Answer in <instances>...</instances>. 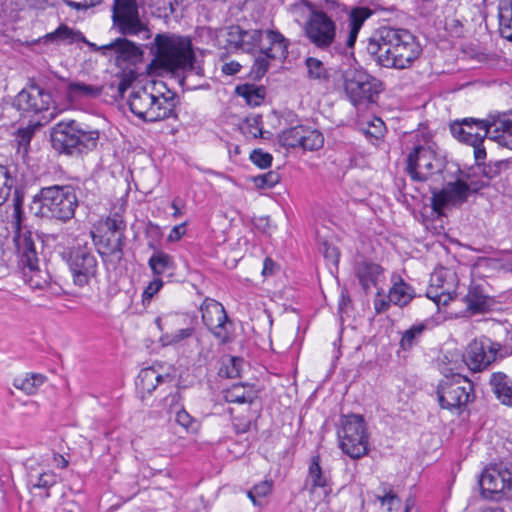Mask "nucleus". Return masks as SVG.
I'll return each mask as SVG.
<instances>
[{
	"instance_id": "f257e3e1",
	"label": "nucleus",
	"mask_w": 512,
	"mask_h": 512,
	"mask_svg": "<svg viewBox=\"0 0 512 512\" xmlns=\"http://www.w3.org/2000/svg\"><path fill=\"white\" fill-rule=\"evenodd\" d=\"M367 53L385 68H409L421 55L422 47L416 36L407 29L383 26L368 39Z\"/></svg>"
},
{
	"instance_id": "f03ea898",
	"label": "nucleus",
	"mask_w": 512,
	"mask_h": 512,
	"mask_svg": "<svg viewBox=\"0 0 512 512\" xmlns=\"http://www.w3.org/2000/svg\"><path fill=\"white\" fill-rule=\"evenodd\" d=\"M301 6L309 11L302 27L306 39L321 51L337 54L336 47L344 46L337 40V22L345 19L346 5L337 0H323L318 3L300 0L292 5L294 9Z\"/></svg>"
},
{
	"instance_id": "7ed1b4c3",
	"label": "nucleus",
	"mask_w": 512,
	"mask_h": 512,
	"mask_svg": "<svg viewBox=\"0 0 512 512\" xmlns=\"http://www.w3.org/2000/svg\"><path fill=\"white\" fill-rule=\"evenodd\" d=\"M154 46L156 58L167 71L204 75L203 67L196 64V54L191 37L159 33L154 38Z\"/></svg>"
},
{
	"instance_id": "20e7f679",
	"label": "nucleus",
	"mask_w": 512,
	"mask_h": 512,
	"mask_svg": "<svg viewBox=\"0 0 512 512\" xmlns=\"http://www.w3.org/2000/svg\"><path fill=\"white\" fill-rule=\"evenodd\" d=\"M455 168V180L448 181L441 189L430 188L432 209L438 214L446 207L463 205L480 191V164L465 169L455 165Z\"/></svg>"
},
{
	"instance_id": "39448f33",
	"label": "nucleus",
	"mask_w": 512,
	"mask_h": 512,
	"mask_svg": "<svg viewBox=\"0 0 512 512\" xmlns=\"http://www.w3.org/2000/svg\"><path fill=\"white\" fill-rule=\"evenodd\" d=\"M33 205L38 206L36 216L66 223L74 217L79 201L73 186L52 185L42 187L33 196L31 209Z\"/></svg>"
},
{
	"instance_id": "423d86ee",
	"label": "nucleus",
	"mask_w": 512,
	"mask_h": 512,
	"mask_svg": "<svg viewBox=\"0 0 512 512\" xmlns=\"http://www.w3.org/2000/svg\"><path fill=\"white\" fill-rule=\"evenodd\" d=\"M440 372L444 376L436 390L440 407L454 411L465 406L474 397L472 382L445 362L440 364Z\"/></svg>"
},
{
	"instance_id": "0eeeda50",
	"label": "nucleus",
	"mask_w": 512,
	"mask_h": 512,
	"mask_svg": "<svg viewBox=\"0 0 512 512\" xmlns=\"http://www.w3.org/2000/svg\"><path fill=\"white\" fill-rule=\"evenodd\" d=\"M19 264L22 266L26 282L33 289L44 290L51 286L52 277L48 270L40 269L35 242L30 231L14 236Z\"/></svg>"
},
{
	"instance_id": "6e6552de",
	"label": "nucleus",
	"mask_w": 512,
	"mask_h": 512,
	"mask_svg": "<svg viewBox=\"0 0 512 512\" xmlns=\"http://www.w3.org/2000/svg\"><path fill=\"white\" fill-rule=\"evenodd\" d=\"M340 425L337 435L342 452L355 460L366 456L369 452V433L363 415H342Z\"/></svg>"
},
{
	"instance_id": "1a4fd4ad",
	"label": "nucleus",
	"mask_w": 512,
	"mask_h": 512,
	"mask_svg": "<svg viewBox=\"0 0 512 512\" xmlns=\"http://www.w3.org/2000/svg\"><path fill=\"white\" fill-rule=\"evenodd\" d=\"M61 258L67 264L73 284L77 287L88 286L98 274V260L88 242H78L66 248L61 253Z\"/></svg>"
},
{
	"instance_id": "9d476101",
	"label": "nucleus",
	"mask_w": 512,
	"mask_h": 512,
	"mask_svg": "<svg viewBox=\"0 0 512 512\" xmlns=\"http://www.w3.org/2000/svg\"><path fill=\"white\" fill-rule=\"evenodd\" d=\"M344 91L355 107L375 103L384 91L383 82L364 69H348L343 73Z\"/></svg>"
},
{
	"instance_id": "9b49d317",
	"label": "nucleus",
	"mask_w": 512,
	"mask_h": 512,
	"mask_svg": "<svg viewBox=\"0 0 512 512\" xmlns=\"http://www.w3.org/2000/svg\"><path fill=\"white\" fill-rule=\"evenodd\" d=\"M200 311L203 324L218 340L219 344L226 345L233 341L234 324L220 302L207 297L201 304Z\"/></svg>"
},
{
	"instance_id": "f8f14e48",
	"label": "nucleus",
	"mask_w": 512,
	"mask_h": 512,
	"mask_svg": "<svg viewBox=\"0 0 512 512\" xmlns=\"http://www.w3.org/2000/svg\"><path fill=\"white\" fill-rule=\"evenodd\" d=\"M267 46H261L259 56L255 59L250 76L253 80L259 81L267 73L270 67V60L284 61L288 56L290 41L278 30H266Z\"/></svg>"
},
{
	"instance_id": "ddd939ff",
	"label": "nucleus",
	"mask_w": 512,
	"mask_h": 512,
	"mask_svg": "<svg viewBox=\"0 0 512 512\" xmlns=\"http://www.w3.org/2000/svg\"><path fill=\"white\" fill-rule=\"evenodd\" d=\"M447 170L442 160L437 158L434 151L422 145H417L407 156L406 171L412 180L425 182L434 173L443 174Z\"/></svg>"
},
{
	"instance_id": "4468645a",
	"label": "nucleus",
	"mask_w": 512,
	"mask_h": 512,
	"mask_svg": "<svg viewBox=\"0 0 512 512\" xmlns=\"http://www.w3.org/2000/svg\"><path fill=\"white\" fill-rule=\"evenodd\" d=\"M512 488V467L504 462L489 465L482 471V499L499 501Z\"/></svg>"
},
{
	"instance_id": "2eb2a0df",
	"label": "nucleus",
	"mask_w": 512,
	"mask_h": 512,
	"mask_svg": "<svg viewBox=\"0 0 512 512\" xmlns=\"http://www.w3.org/2000/svg\"><path fill=\"white\" fill-rule=\"evenodd\" d=\"M278 142L287 149L302 148L303 150L316 151L323 147V134L310 126L297 124L278 134Z\"/></svg>"
},
{
	"instance_id": "dca6fc26",
	"label": "nucleus",
	"mask_w": 512,
	"mask_h": 512,
	"mask_svg": "<svg viewBox=\"0 0 512 512\" xmlns=\"http://www.w3.org/2000/svg\"><path fill=\"white\" fill-rule=\"evenodd\" d=\"M53 103L52 93L42 88L34 80H29L13 100V107L24 113L38 114L49 110Z\"/></svg>"
},
{
	"instance_id": "f3484780",
	"label": "nucleus",
	"mask_w": 512,
	"mask_h": 512,
	"mask_svg": "<svg viewBox=\"0 0 512 512\" xmlns=\"http://www.w3.org/2000/svg\"><path fill=\"white\" fill-rule=\"evenodd\" d=\"M452 136L459 142L473 147L475 164H480V118L456 119L449 124Z\"/></svg>"
},
{
	"instance_id": "a211bd4d",
	"label": "nucleus",
	"mask_w": 512,
	"mask_h": 512,
	"mask_svg": "<svg viewBox=\"0 0 512 512\" xmlns=\"http://www.w3.org/2000/svg\"><path fill=\"white\" fill-rule=\"evenodd\" d=\"M78 121L62 120L50 129V142L53 150L59 155L71 157Z\"/></svg>"
},
{
	"instance_id": "6ab92c4d",
	"label": "nucleus",
	"mask_w": 512,
	"mask_h": 512,
	"mask_svg": "<svg viewBox=\"0 0 512 512\" xmlns=\"http://www.w3.org/2000/svg\"><path fill=\"white\" fill-rule=\"evenodd\" d=\"M371 15V10L365 7H355L349 10L346 6L345 18L349 21V31L345 40L344 46H337V55H353V49L359 34L366 19Z\"/></svg>"
},
{
	"instance_id": "aec40b11",
	"label": "nucleus",
	"mask_w": 512,
	"mask_h": 512,
	"mask_svg": "<svg viewBox=\"0 0 512 512\" xmlns=\"http://www.w3.org/2000/svg\"><path fill=\"white\" fill-rule=\"evenodd\" d=\"M484 137L512 150V119L506 116H490L482 120Z\"/></svg>"
},
{
	"instance_id": "412c9836",
	"label": "nucleus",
	"mask_w": 512,
	"mask_h": 512,
	"mask_svg": "<svg viewBox=\"0 0 512 512\" xmlns=\"http://www.w3.org/2000/svg\"><path fill=\"white\" fill-rule=\"evenodd\" d=\"M333 485L332 475L329 469L321 465L319 454L311 456L308 463V471L303 489L313 494L317 489H323L325 493L331 491Z\"/></svg>"
},
{
	"instance_id": "4be33fe9",
	"label": "nucleus",
	"mask_w": 512,
	"mask_h": 512,
	"mask_svg": "<svg viewBox=\"0 0 512 512\" xmlns=\"http://www.w3.org/2000/svg\"><path fill=\"white\" fill-rule=\"evenodd\" d=\"M91 236L95 245H101L98 249V253L104 262H109L115 266L122 262L124 259V247L126 245L125 235H118L115 240L111 238L103 239V237H98L91 231Z\"/></svg>"
},
{
	"instance_id": "5701e85b",
	"label": "nucleus",
	"mask_w": 512,
	"mask_h": 512,
	"mask_svg": "<svg viewBox=\"0 0 512 512\" xmlns=\"http://www.w3.org/2000/svg\"><path fill=\"white\" fill-rule=\"evenodd\" d=\"M100 139V132L89 125L78 121L74 146L71 150L72 158H82L96 149Z\"/></svg>"
},
{
	"instance_id": "b1692460",
	"label": "nucleus",
	"mask_w": 512,
	"mask_h": 512,
	"mask_svg": "<svg viewBox=\"0 0 512 512\" xmlns=\"http://www.w3.org/2000/svg\"><path fill=\"white\" fill-rule=\"evenodd\" d=\"M103 48L113 52L117 61L136 64L142 61L143 58L142 48L126 37L116 38L112 42L103 45Z\"/></svg>"
},
{
	"instance_id": "393cba45",
	"label": "nucleus",
	"mask_w": 512,
	"mask_h": 512,
	"mask_svg": "<svg viewBox=\"0 0 512 512\" xmlns=\"http://www.w3.org/2000/svg\"><path fill=\"white\" fill-rule=\"evenodd\" d=\"M171 379L170 374H162L156 365H152L140 370L135 384L137 390L142 393L143 398L145 394L151 395L159 384Z\"/></svg>"
},
{
	"instance_id": "a878e982",
	"label": "nucleus",
	"mask_w": 512,
	"mask_h": 512,
	"mask_svg": "<svg viewBox=\"0 0 512 512\" xmlns=\"http://www.w3.org/2000/svg\"><path fill=\"white\" fill-rule=\"evenodd\" d=\"M113 27L124 36H135L141 32H148L147 26L141 21L139 10L127 14L112 15Z\"/></svg>"
},
{
	"instance_id": "bb28decb",
	"label": "nucleus",
	"mask_w": 512,
	"mask_h": 512,
	"mask_svg": "<svg viewBox=\"0 0 512 512\" xmlns=\"http://www.w3.org/2000/svg\"><path fill=\"white\" fill-rule=\"evenodd\" d=\"M392 282L388 293L390 301L400 308L407 306L416 297L414 287L395 274L392 275Z\"/></svg>"
},
{
	"instance_id": "cd10ccee",
	"label": "nucleus",
	"mask_w": 512,
	"mask_h": 512,
	"mask_svg": "<svg viewBox=\"0 0 512 512\" xmlns=\"http://www.w3.org/2000/svg\"><path fill=\"white\" fill-rule=\"evenodd\" d=\"M148 266L153 277L159 278L162 276L172 277L176 269L174 257L163 250L153 252L148 259Z\"/></svg>"
},
{
	"instance_id": "c85d7f7f",
	"label": "nucleus",
	"mask_w": 512,
	"mask_h": 512,
	"mask_svg": "<svg viewBox=\"0 0 512 512\" xmlns=\"http://www.w3.org/2000/svg\"><path fill=\"white\" fill-rule=\"evenodd\" d=\"M154 95L149 93L146 88L142 87L137 91H133L128 99L130 111L139 119L147 121L148 111L154 103Z\"/></svg>"
},
{
	"instance_id": "c756f323",
	"label": "nucleus",
	"mask_w": 512,
	"mask_h": 512,
	"mask_svg": "<svg viewBox=\"0 0 512 512\" xmlns=\"http://www.w3.org/2000/svg\"><path fill=\"white\" fill-rule=\"evenodd\" d=\"M383 268L376 263L363 261L356 268V276L365 294L370 292L372 286H376Z\"/></svg>"
},
{
	"instance_id": "7c9ffc66",
	"label": "nucleus",
	"mask_w": 512,
	"mask_h": 512,
	"mask_svg": "<svg viewBox=\"0 0 512 512\" xmlns=\"http://www.w3.org/2000/svg\"><path fill=\"white\" fill-rule=\"evenodd\" d=\"M224 398L228 403L252 404L258 398V391L254 385L236 383L225 391Z\"/></svg>"
},
{
	"instance_id": "2f4dec72",
	"label": "nucleus",
	"mask_w": 512,
	"mask_h": 512,
	"mask_svg": "<svg viewBox=\"0 0 512 512\" xmlns=\"http://www.w3.org/2000/svg\"><path fill=\"white\" fill-rule=\"evenodd\" d=\"M154 103L150 106L146 122H157L168 119L175 115L174 98L173 97H157L154 95Z\"/></svg>"
},
{
	"instance_id": "473e14b6",
	"label": "nucleus",
	"mask_w": 512,
	"mask_h": 512,
	"mask_svg": "<svg viewBox=\"0 0 512 512\" xmlns=\"http://www.w3.org/2000/svg\"><path fill=\"white\" fill-rule=\"evenodd\" d=\"M489 385L495 397L507 406V399H512V380L502 372L491 375Z\"/></svg>"
},
{
	"instance_id": "72a5a7b5",
	"label": "nucleus",
	"mask_w": 512,
	"mask_h": 512,
	"mask_svg": "<svg viewBox=\"0 0 512 512\" xmlns=\"http://www.w3.org/2000/svg\"><path fill=\"white\" fill-rule=\"evenodd\" d=\"M498 305L499 304L491 297L482 295V323L484 324L485 329H493L494 336H503L507 333V328L504 323L485 316L487 312L500 310Z\"/></svg>"
},
{
	"instance_id": "f704fd0d",
	"label": "nucleus",
	"mask_w": 512,
	"mask_h": 512,
	"mask_svg": "<svg viewBox=\"0 0 512 512\" xmlns=\"http://www.w3.org/2000/svg\"><path fill=\"white\" fill-rule=\"evenodd\" d=\"M235 94L244 98L248 106L258 107L265 100L266 89L264 86L244 83L236 86Z\"/></svg>"
},
{
	"instance_id": "c9c22d12",
	"label": "nucleus",
	"mask_w": 512,
	"mask_h": 512,
	"mask_svg": "<svg viewBox=\"0 0 512 512\" xmlns=\"http://www.w3.org/2000/svg\"><path fill=\"white\" fill-rule=\"evenodd\" d=\"M44 39L45 42H64L71 45L84 41L85 36L79 30H74L66 24H60L53 32L46 34Z\"/></svg>"
},
{
	"instance_id": "e433bc0d",
	"label": "nucleus",
	"mask_w": 512,
	"mask_h": 512,
	"mask_svg": "<svg viewBox=\"0 0 512 512\" xmlns=\"http://www.w3.org/2000/svg\"><path fill=\"white\" fill-rule=\"evenodd\" d=\"M499 32L512 41V0H500L498 4Z\"/></svg>"
},
{
	"instance_id": "4c0bfd02",
	"label": "nucleus",
	"mask_w": 512,
	"mask_h": 512,
	"mask_svg": "<svg viewBox=\"0 0 512 512\" xmlns=\"http://www.w3.org/2000/svg\"><path fill=\"white\" fill-rule=\"evenodd\" d=\"M304 63L307 68L308 79L318 81L319 83L330 81L331 74L320 59L309 56L305 59Z\"/></svg>"
},
{
	"instance_id": "58836bf2",
	"label": "nucleus",
	"mask_w": 512,
	"mask_h": 512,
	"mask_svg": "<svg viewBox=\"0 0 512 512\" xmlns=\"http://www.w3.org/2000/svg\"><path fill=\"white\" fill-rule=\"evenodd\" d=\"M428 329V322H420L412 325L409 329L405 330L400 340V347L404 351L411 350L416 346L423 333Z\"/></svg>"
},
{
	"instance_id": "ea45409f",
	"label": "nucleus",
	"mask_w": 512,
	"mask_h": 512,
	"mask_svg": "<svg viewBox=\"0 0 512 512\" xmlns=\"http://www.w3.org/2000/svg\"><path fill=\"white\" fill-rule=\"evenodd\" d=\"M264 34L266 35V31L261 29L243 30L240 49L248 53L254 52L256 48L261 51V46H266L263 43Z\"/></svg>"
},
{
	"instance_id": "a19ab883",
	"label": "nucleus",
	"mask_w": 512,
	"mask_h": 512,
	"mask_svg": "<svg viewBox=\"0 0 512 512\" xmlns=\"http://www.w3.org/2000/svg\"><path fill=\"white\" fill-rule=\"evenodd\" d=\"M501 345L498 342H492L489 338L482 341V369L490 366L504 356L500 353Z\"/></svg>"
},
{
	"instance_id": "79ce46f5",
	"label": "nucleus",
	"mask_w": 512,
	"mask_h": 512,
	"mask_svg": "<svg viewBox=\"0 0 512 512\" xmlns=\"http://www.w3.org/2000/svg\"><path fill=\"white\" fill-rule=\"evenodd\" d=\"M379 489L382 491V495H376V499L382 506L388 505L387 510L389 512L400 507L401 499L393 492L392 486L389 483L382 482Z\"/></svg>"
},
{
	"instance_id": "37998d69",
	"label": "nucleus",
	"mask_w": 512,
	"mask_h": 512,
	"mask_svg": "<svg viewBox=\"0 0 512 512\" xmlns=\"http://www.w3.org/2000/svg\"><path fill=\"white\" fill-rule=\"evenodd\" d=\"M465 365L474 373L480 372V346L474 339L462 356Z\"/></svg>"
},
{
	"instance_id": "c03bdc74",
	"label": "nucleus",
	"mask_w": 512,
	"mask_h": 512,
	"mask_svg": "<svg viewBox=\"0 0 512 512\" xmlns=\"http://www.w3.org/2000/svg\"><path fill=\"white\" fill-rule=\"evenodd\" d=\"M144 236L147 240V247L154 252L161 250V240L163 237L162 230L160 226L152 221H149L146 224L144 230Z\"/></svg>"
},
{
	"instance_id": "a18cd8bd",
	"label": "nucleus",
	"mask_w": 512,
	"mask_h": 512,
	"mask_svg": "<svg viewBox=\"0 0 512 512\" xmlns=\"http://www.w3.org/2000/svg\"><path fill=\"white\" fill-rule=\"evenodd\" d=\"M102 87L89 85L84 82H70L68 92L77 96L97 98L102 94Z\"/></svg>"
},
{
	"instance_id": "49530a36",
	"label": "nucleus",
	"mask_w": 512,
	"mask_h": 512,
	"mask_svg": "<svg viewBox=\"0 0 512 512\" xmlns=\"http://www.w3.org/2000/svg\"><path fill=\"white\" fill-rule=\"evenodd\" d=\"M34 133L35 128L32 125L17 129L15 133V140L17 142L18 152L22 151L23 155L28 154L30 142L34 136Z\"/></svg>"
},
{
	"instance_id": "de8ad7c7",
	"label": "nucleus",
	"mask_w": 512,
	"mask_h": 512,
	"mask_svg": "<svg viewBox=\"0 0 512 512\" xmlns=\"http://www.w3.org/2000/svg\"><path fill=\"white\" fill-rule=\"evenodd\" d=\"M467 304L464 316L480 313V286L474 285L469 289L468 294L463 298Z\"/></svg>"
},
{
	"instance_id": "09e8293b",
	"label": "nucleus",
	"mask_w": 512,
	"mask_h": 512,
	"mask_svg": "<svg viewBox=\"0 0 512 512\" xmlns=\"http://www.w3.org/2000/svg\"><path fill=\"white\" fill-rule=\"evenodd\" d=\"M195 333L194 327H187L179 329L173 333H165L161 336L160 340L163 345H176L183 340L190 338Z\"/></svg>"
},
{
	"instance_id": "8fccbe9b",
	"label": "nucleus",
	"mask_w": 512,
	"mask_h": 512,
	"mask_svg": "<svg viewBox=\"0 0 512 512\" xmlns=\"http://www.w3.org/2000/svg\"><path fill=\"white\" fill-rule=\"evenodd\" d=\"M104 226L107 228V231L111 234L115 235H125L126 231V222L123 216L117 212L110 214L104 221Z\"/></svg>"
},
{
	"instance_id": "3c124183",
	"label": "nucleus",
	"mask_w": 512,
	"mask_h": 512,
	"mask_svg": "<svg viewBox=\"0 0 512 512\" xmlns=\"http://www.w3.org/2000/svg\"><path fill=\"white\" fill-rule=\"evenodd\" d=\"M262 123L263 121L261 114H255L253 116L246 117V126L243 128V133L251 135L253 138L264 137Z\"/></svg>"
},
{
	"instance_id": "603ef678",
	"label": "nucleus",
	"mask_w": 512,
	"mask_h": 512,
	"mask_svg": "<svg viewBox=\"0 0 512 512\" xmlns=\"http://www.w3.org/2000/svg\"><path fill=\"white\" fill-rule=\"evenodd\" d=\"M438 290V288L434 287V283H432L426 292V297L432 300L438 307L448 305L453 300L454 294L444 289Z\"/></svg>"
},
{
	"instance_id": "864d4df0",
	"label": "nucleus",
	"mask_w": 512,
	"mask_h": 512,
	"mask_svg": "<svg viewBox=\"0 0 512 512\" xmlns=\"http://www.w3.org/2000/svg\"><path fill=\"white\" fill-rule=\"evenodd\" d=\"M12 188V177L6 166L0 164V206L8 199Z\"/></svg>"
},
{
	"instance_id": "5fc2aeb1",
	"label": "nucleus",
	"mask_w": 512,
	"mask_h": 512,
	"mask_svg": "<svg viewBox=\"0 0 512 512\" xmlns=\"http://www.w3.org/2000/svg\"><path fill=\"white\" fill-rule=\"evenodd\" d=\"M136 79V74L133 70H130L128 72H123L120 75V81L117 84V86L114 85V83L110 84V88L114 89L116 88L117 95L114 96L115 100H118L119 98L122 99L125 95V92L128 90V88L132 85V83Z\"/></svg>"
},
{
	"instance_id": "6e6d98bb",
	"label": "nucleus",
	"mask_w": 512,
	"mask_h": 512,
	"mask_svg": "<svg viewBox=\"0 0 512 512\" xmlns=\"http://www.w3.org/2000/svg\"><path fill=\"white\" fill-rule=\"evenodd\" d=\"M280 180L281 176L277 171H269L253 177V182L259 189L273 188Z\"/></svg>"
},
{
	"instance_id": "4d7b16f0",
	"label": "nucleus",
	"mask_w": 512,
	"mask_h": 512,
	"mask_svg": "<svg viewBox=\"0 0 512 512\" xmlns=\"http://www.w3.org/2000/svg\"><path fill=\"white\" fill-rule=\"evenodd\" d=\"M271 489V481H262L254 485L253 488L248 491L247 496L251 499L254 505L260 506V503L257 501V499L266 497L271 492Z\"/></svg>"
},
{
	"instance_id": "13d9d810",
	"label": "nucleus",
	"mask_w": 512,
	"mask_h": 512,
	"mask_svg": "<svg viewBox=\"0 0 512 512\" xmlns=\"http://www.w3.org/2000/svg\"><path fill=\"white\" fill-rule=\"evenodd\" d=\"M385 129L384 122L380 118L375 117L368 123V127L362 130L367 138L378 140L383 137Z\"/></svg>"
},
{
	"instance_id": "bf43d9fd",
	"label": "nucleus",
	"mask_w": 512,
	"mask_h": 512,
	"mask_svg": "<svg viewBox=\"0 0 512 512\" xmlns=\"http://www.w3.org/2000/svg\"><path fill=\"white\" fill-rule=\"evenodd\" d=\"M164 281L162 278L154 277L144 288L142 293V303L149 304L153 297L162 289Z\"/></svg>"
},
{
	"instance_id": "052dcab7",
	"label": "nucleus",
	"mask_w": 512,
	"mask_h": 512,
	"mask_svg": "<svg viewBox=\"0 0 512 512\" xmlns=\"http://www.w3.org/2000/svg\"><path fill=\"white\" fill-rule=\"evenodd\" d=\"M25 187L16 186L13 193L14 217L20 221L24 215Z\"/></svg>"
},
{
	"instance_id": "680f3d73",
	"label": "nucleus",
	"mask_w": 512,
	"mask_h": 512,
	"mask_svg": "<svg viewBox=\"0 0 512 512\" xmlns=\"http://www.w3.org/2000/svg\"><path fill=\"white\" fill-rule=\"evenodd\" d=\"M251 162L260 169H267L272 165L273 156L262 149H254L250 153Z\"/></svg>"
},
{
	"instance_id": "e2e57ef3",
	"label": "nucleus",
	"mask_w": 512,
	"mask_h": 512,
	"mask_svg": "<svg viewBox=\"0 0 512 512\" xmlns=\"http://www.w3.org/2000/svg\"><path fill=\"white\" fill-rule=\"evenodd\" d=\"M138 10L139 7L137 0H114L112 6V15H115L116 13L119 15L127 14Z\"/></svg>"
},
{
	"instance_id": "0e129e2a",
	"label": "nucleus",
	"mask_w": 512,
	"mask_h": 512,
	"mask_svg": "<svg viewBox=\"0 0 512 512\" xmlns=\"http://www.w3.org/2000/svg\"><path fill=\"white\" fill-rule=\"evenodd\" d=\"M319 251L323 254L327 261L335 266L338 265L340 252L336 246L329 243L328 241H323L320 244Z\"/></svg>"
},
{
	"instance_id": "69168bd1",
	"label": "nucleus",
	"mask_w": 512,
	"mask_h": 512,
	"mask_svg": "<svg viewBox=\"0 0 512 512\" xmlns=\"http://www.w3.org/2000/svg\"><path fill=\"white\" fill-rule=\"evenodd\" d=\"M56 483H57L56 474L52 471H46L37 476V480L33 484V487L49 490Z\"/></svg>"
},
{
	"instance_id": "338daca9",
	"label": "nucleus",
	"mask_w": 512,
	"mask_h": 512,
	"mask_svg": "<svg viewBox=\"0 0 512 512\" xmlns=\"http://www.w3.org/2000/svg\"><path fill=\"white\" fill-rule=\"evenodd\" d=\"M175 420L187 431L197 430L196 420L184 408H181L179 411H177Z\"/></svg>"
},
{
	"instance_id": "774afa93",
	"label": "nucleus",
	"mask_w": 512,
	"mask_h": 512,
	"mask_svg": "<svg viewBox=\"0 0 512 512\" xmlns=\"http://www.w3.org/2000/svg\"><path fill=\"white\" fill-rule=\"evenodd\" d=\"M13 385L17 389L24 391L26 394H33L37 389V383H35L33 375L25 378H15Z\"/></svg>"
}]
</instances>
